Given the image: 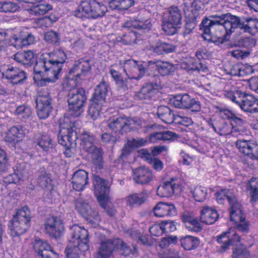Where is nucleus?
Masks as SVG:
<instances>
[{
	"label": "nucleus",
	"mask_w": 258,
	"mask_h": 258,
	"mask_svg": "<svg viewBox=\"0 0 258 258\" xmlns=\"http://www.w3.org/2000/svg\"><path fill=\"white\" fill-rule=\"evenodd\" d=\"M107 12V7L96 0L82 1L74 12L76 17L84 19H96L103 17Z\"/></svg>",
	"instance_id": "obj_6"
},
{
	"label": "nucleus",
	"mask_w": 258,
	"mask_h": 258,
	"mask_svg": "<svg viewBox=\"0 0 258 258\" xmlns=\"http://www.w3.org/2000/svg\"><path fill=\"white\" fill-rule=\"evenodd\" d=\"M229 204V219L236 225V228L243 232H247L249 229V222L246 220V215L241 204L234 195H227Z\"/></svg>",
	"instance_id": "obj_5"
},
{
	"label": "nucleus",
	"mask_w": 258,
	"mask_h": 258,
	"mask_svg": "<svg viewBox=\"0 0 258 258\" xmlns=\"http://www.w3.org/2000/svg\"><path fill=\"white\" fill-rule=\"evenodd\" d=\"M81 141L80 145L85 152H87L96 147L95 143L96 141V138L90 132H83L81 134Z\"/></svg>",
	"instance_id": "obj_38"
},
{
	"label": "nucleus",
	"mask_w": 258,
	"mask_h": 258,
	"mask_svg": "<svg viewBox=\"0 0 258 258\" xmlns=\"http://www.w3.org/2000/svg\"><path fill=\"white\" fill-rule=\"evenodd\" d=\"M227 246L231 244L238 245L240 237L236 233L235 228H230L229 231H227Z\"/></svg>",
	"instance_id": "obj_58"
},
{
	"label": "nucleus",
	"mask_w": 258,
	"mask_h": 258,
	"mask_svg": "<svg viewBox=\"0 0 258 258\" xmlns=\"http://www.w3.org/2000/svg\"><path fill=\"white\" fill-rule=\"evenodd\" d=\"M70 243L78 244L83 251L89 250L88 232L82 227L74 225L70 227Z\"/></svg>",
	"instance_id": "obj_16"
},
{
	"label": "nucleus",
	"mask_w": 258,
	"mask_h": 258,
	"mask_svg": "<svg viewBox=\"0 0 258 258\" xmlns=\"http://www.w3.org/2000/svg\"><path fill=\"white\" fill-rule=\"evenodd\" d=\"M216 241V251L220 253L225 252L226 251V231L223 232L217 236Z\"/></svg>",
	"instance_id": "obj_57"
},
{
	"label": "nucleus",
	"mask_w": 258,
	"mask_h": 258,
	"mask_svg": "<svg viewBox=\"0 0 258 258\" xmlns=\"http://www.w3.org/2000/svg\"><path fill=\"white\" fill-rule=\"evenodd\" d=\"M2 78L13 85L22 84L27 78L26 73L12 64H3L0 67Z\"/></svg>",
	"instance_id": "obj_13"
},
{
	"label": "nucleus",
	"mask_w": 258,
	"mask_h": 258,
	"mask_svg": "<svg viewBox=\"0 0 258 258\" xmlns=\"http://www.w3.org/2000/svg\"><path fill=\"white\" fill-rule=\"evenodd\" d=\"M240 246V248H236L233 250V258H251L249 251L242 245Z\"/></svg>",
	"instance_id": "obj_59"
},
{
	"label": "nucleus",
	"mask_w": 258,
	"mask_h": 258,
	"mask_svg": "<svg viewBox=\"0 0 258 258\" xmlns=\"http://www.w3.org/2000/svg\"><path fill=\"white\" fill-rule=\"evenodd\" d=\"M238 28L249 33L254 30L258 32V20L247 18L245 21L242 22L238 17L227 13V36L235 32Z\"/></svg>",
	"instance_id": "obj_7"
},
{
	"label": "nucleus",
	"mask_w": 258,
	"mask_h": 258,
	"mask_svg": "<svg viewBox=\"0 0 258 258\" xmlns=\"http://www.w3.org/2000/svg\"><path fill=\"white\" fill-rule=\"evenodd\" d=\"M137 39V33L135 31H132L124 34L122 37H118L117 41L121 42L125 45H131L133 43H136Z\"/></svg>",
	"instance_id": "obj_54"
},
{
	"label": "nucleus",
	"mask_w": 258,
	"mask_h": 258,
	"mask_svg": "<svg viewBox=\"0 0 258 258\" xmlns=\"http://www.w3.org/2000/svg\"><path fill=\"white\" fill-rule=\"evenodd\" d=\"M170 102L177 108L190 109L191 111L199 112L201 110V106L199 101L191 97L188 94H178L170 99Z\"/></svg>",
	"instance_id": "obj_12"
},
{
	"label": "nucleus",
	"mask_w": 258,
	"mask_h": 258,
	"mask_svg": "<svg viewBox=\"0 0 258 258\" xmlns=\"http://www.w3.org/2000/svg\"><path fill=\"white\" fill-rule=\"evenodd\" d=\"M44 226L46 233L55 239L60 238L64 231L62 220L56 216H48L45 220Z\"/></svg>",
	"instance_id": "obj_17"
},
{
	"label": "nucleus",
	"mask_w": 258,
	"mask_h": 258,
	"mask_svg": "<svg viewBox=\"0 0 258 258\" xmlns=\"http://www.w3.org/2000/svg\"><path fill=\"white\" fill-rule=\"evenodd\" d=\"M156 217L174 216L177 215V209L172 203L159 202L154 208Z\"/></svg>",
	"instance_id": "obj_25"
},
{
	"label": "nucleus",
	"mask_w": 258,
	"mask_h": 258,
	"mask_svg": "<svg viewBox=\"0 0 258 258\" xmlns=\"http://www.w3.org/2000/svg\"><path fill=\"white\" fill-rule=\"evenodd\" d=\"M160 88V85L157 81L147 83L137 93L136 96L141 100H150Z\"/></svg>",
	"instance_id": "obj_24"
},
{
	"label": "nucleus",
	"mask_w": 258,
	"mask_h": 258,
	"mask_svg": "<svg viewBox=\"0 0 258 258\" xmlns=\"http://www.w3.org/2000/svg\"><path fill=\"white\" fill-rule=\"evenodd\" d=\"M195 55L200 60L208 59L211 56V53L204 47L199 48L196 51Z\"/></svg>",
	"instance_id": "obj_63"
},
{
	"label": "nucleus",
	"mask_w": 258,
	"mask_h": 258,
	"mask_svg": "<svg viewBox=\"0 0 258 258\" xmlns=\"http://www.w3.org/2000/svg\"><path fill=\"white\" fill-rule=\"evenodd\" d=\"M59 132L61 134H66V133L72 131H76L74 122L71 121L70 118L67 116L61 117L59 119Z\"/></svg>",
	"instance_id": "obj_44"
},
{
	"label": "nucleus",
	"mask_w": 258,
	"mask_h": 258,
	"mask_svg": "<svg viewBox=\"0 0 258 258\" xmlns=\"http://www.w3.org/2000/svg\"><path fill=\"white\" fill-rule=\"evenodd\" d=\"M37 114L40 119L49 117L53 110L52 99L47 90L40 91L35 99Z\"/></svg>",
	"instance_id": "obj_10"
},
{
	"label": "nucleus",
	"mask_w": 258,
	"mask_h": 258,
	"mask_svg": "<svg viewBox=\"0 0 258 258\" xmlns=\"http://www.w3.org/2000/svg\"><path fill=\"white\" fill-rule=\"evenodd\" d=\"M118 89L123 92L127 91L131 87L128 79H121L116 82Z\"/></svg>",
	"instance_id": "obj_64"
},
{
	"label": "nucleus",
	"mask_w": 258,
	"mask_h": 258,
	"mask_svg": "<svg viewBox=\"0 0 258 258\" xmlns=\"http://www.w3.org/2000/svg\"><path fill=\"white\" fill-rule=\"evenodd\" d=\"M109 89V86L108 83L102 80L96 86L91 99L93 100V101L104 103L106 101V97Z\"/></svg>",
	"instance_id": "obj_31"
},
{
	"label": "nucleus",
	"mask_w": 258,
	"mask_h": 258,
	"mask_svg": "<svg viewBox=\"0 0 258 258\" xmlns=\"http://www.w3.org/2000/svg\"><path fill=\"white\" fill-rule=\"evenodd\" d=\"M35 37L32 33L19 31L13 33L10 38V45L17 49L34 44Z\"/></svg>",
	"instance_id": "obj_19"
},
{
	"label": "nucleus",
	"mask_w": 258,
	"mask_h": 258,
	"mask_svg": "<svg viewBox=\"0 0 258 258\" xmlns=\"http://www.w3.org/2000/svg\"><path fill=\"white\" fill-rule=\"evenodd\" d=\"M52 9V6L46 2H41L34 6L31 9L32 12L35 15H43Z\"/></svg>",
	"instance_id": "obj_50"
},
{
	"label": "nucleus",
	"mask_w": 258,
	"mask_h": 258,
	"mask_svg": "<svg viewBox=\"0 0 258 258\" xmlns=\"http://www.w3.org/2000/svg\"><path fill=\"white\" fill-rule=\"evenodd\" d=\"M44 39L48 43L57 45H58L60 42V34L53 30L46 32L44 34Z\"/></svg>",
	"instance_id": "obj_52"
},
{
	"label": "nucleus",
	"mask_w": 258,
	"mask_h": 258,
	"mask_svg": "<svg viewBox=\"0 0 258 258\" xmlns=\"http://www.w3.org/2000/svg\"><path fill=\"white\" fill-rule=\"evenodd\" d=\"M121 243L120 239H108L101 241L98 249V258H109L114 251L116 250V246Z\"/></svg>",
	"instance_id": "obj_21"
},
{
	"label": "nucleus",
	"mask_w": 258,
	"mask_h": 258,
	"mask_svg": "<svg viewBox=\"0 0 258 258\" xmlns=\"http://www.w3.org/2000/svg\"><path fill=\"white\" fill-rule=\"evenodd\" d=\"M86 152L91 155L92 162L97 169H101L103 168L104 152L101 148L96 146Z\"/></svg>",
	"instance_id": "obj_36"
},
{
	"label": "nucleus",
	"mask_w": 258,
	"mask_h": 258,
	"mask_svg": "<svg viewBox=\"0 0 258 258\" xmlns=\"http://www.w3.org/2000/svg\"><path fill=\"white\" fill-rule=\"evenodd\" d=\"M227 98L245 112L258 113V99L252 95L242 92L236 87L232 86L227 91Z\"/></svg>",
	"instance_id": "obj_4"
},
{
	"label": "nucleus",
	"mask_w": 258,
	"mask_h": 258,
	"mask_svg": "<svg viewBox=\"0 0 258 258\" xmlns=\"http://www.w3.org/2000/svg\"><path fill=\"white\" fill-rule=\"evenodd\" d=\"M31 222L30 211L27 207L18 210L13 216L8 227L10 235L15 243L20 241V236L28 230L31 225Z\"/></svg>",
	"instance_id": "obj_3"
},
{
	"label": "nucleus",
	"mask_w": 258,
	"mask_h": 258,
	"mask_svg": "<svg viewBox=\"0 0 258 258\" xmlns=\"http://www.w3.org/2000/svg\"><path fill=\"white\" fill-rule=\"evenodd\" d=\"M175 49L176 46L172 44L159 41L155 45L152 46L151 50L158 55H163L172 53Z\"/></svg>",
	"instance_id": "obj_39"
},
{
	"label": "nucleus",
	"mask_w": 258,
	"mask_h": 258,
	"mask_svg": "<svg viewBox=\"0 0 258 258\" xmlns=\"http://www.w3.org/2000/svg\"><path fill=\"white\" fill-rule=\"evenodd\" d=\"M123 71L128 79L141 80L145 75L147 69L143 63L134 59H128L123 63Z\"/></svg>",
	"instance_id": "obj_18"
},
{
	"label": "nucleus",
	"mask_w": 258,
	"mask_h": 258,
	"mask_svg": "<svg viewBox=\"0 0 258 258\" xmlns=\"http://www.w3.org/2000/svg\"><path fill=\"white\" fill-rule=\"evenodd\" d=\"M157 114L163 122L170 124L174 122L175 114L173 111L167 106H160L157 109Z\"/></svg>",
	"instance_id": "obj_40"
},
{
	"label": "nucleus",
	"mask_w": 258,
	"mask_h": 258,
	"mask_svg": "<svg viewBox=\"0 0 258 258\" xmlns=\"http://www.w3.org/2000/svg\"><path fill=\"white\" fill-rule=\"evenodd\" d=\"M218 219V215L216 210L205 207L201 211L200 221L207 225L214 224Z\"/></svg>",
	"instance_id": "obj_33"
},
{
	"label": "nucleus",
	"mask_w": 258,
	"mask_h": 258,
	"mask_svg": "<svg viewBox=\"0 0 258 258\" xmlns=\"http://www.w3.org/2000/svg\"><path fill=\"white\" fill-rule=\"evenodd\" d=\"M14 59L24 65L31 66L37 60L31 51L18 52L14 55Z\"/></svg>",
	"instance_id": "obj_35"
},
{
	"label": "nucleus",
	"mask_w": 258,
	"mask_h": 258,
	"mask_svg": "<svg viewBox=\"0 0 258 258\" xmlns=\"http://www.w3.org/2000/svg\"><path fill=\"white\" fill-rule=\"evenodd\" d=\"M149 197L147 190H143L138 193H134L126 198V205L131 207H137L144 204Z\"/></svg>",
	"instance_id": "obj_30"
},
{
	"label": "nucleus",
	"mask_w": 258,
	"mask_h": 258,
	"mask_svg": "<svg viewBox=\"0 0 258 258\" xmlns=\"http://www.w3.org/2000/svg\"><path fill=\"white\" fill-rule=\"evenodd\" d=\"M167 13L162 19V30L168 35H173L177 32L178 25L181 24L182 12L176 6L168 8Z\"/></svg>",
	"instance_id": "obj_9"
},
{
	"label": "nucleus",
	"mask_w": 258,
	"mask_h": 258,
	"mask_svg": "<svg viewBox=\"0 0 258 258\" xmlns=\"http://www.w3.org/2000/svg\"><path fill=\"white\" fill-rule=\"evenodd\" d=\"M192 9L186 15L185 19L184 30L182 35L184 37L192 33L200 19L199 11L201 10V1L194 0L191 3Z\"/></svg>",
	"instance_id": "obj_14"
},
{
	"label": "nucleus",
	"mask_w": 258,
	"mask_h": 258,
	"mask_svg": "<svg viewBox=\"0 0 258 258\" xmlns=\"http://www.w3.org/2000/svg\"><path fill=\"white\" fill-rule=\"evenodd\" d=\"M148 67H154L158 72L162 76H166L174 72V64L167 61L150 60L148 62Z\"/></svg>",
	"instance_id": "obj_28"
},
{
	"label": "nucleus",
	"mask_w": 258,
	"mask_h": 258,
	"mask_svg": "<svg viewBox=\"0 0 258 258\" xmlns=\"http://www.w3.org/2000/svg\"><path fill=\"white\" fill-rule=\"evenodd\" d=\"M19 6L15 3L10 1L0 2V12L14 13L19 9Z\"/></svg>",
	"instance_id": "obj_55"
},
{
	"label": "nucleus",
	"mask_w": 258,
	"mask_h": 258,
	"mask_svg": "<svg viewBox=\"0 0 258 258\" xmlns=\"http://www.w3.org/2000/svg\"><path fill=\"white\" fill-rule=\"evenodd\" d=\"M37 145L43 150L47 152L49 149L53 148L52 140L46 134H42L40 135L37 139Z\"/></svg>",
	"instance_id": "obj_45"
},
{
	"label": "nucleus",
	"mask_w": 258,
	"mask_h": 258,
	"mask_svg": "<svg viewBox=\"0 0 258 258\" xmlns=\"http://www.w3.org/2000/svg\"><path fill=\"white\" fill-rule=\"evenodd\" d=\"M152 27L151 21L150 19H140L137 20L136 29L143 33L149 32Z\"/></svg>",
	"instance_id": "obj_56"
},
{
	"label": "nucleus",
	"mask_w": 258,
	"mask_h": 258,
	"mask_svg": "<svg viewBox=\"0 0 258 258\" xmlns=\"http://www.w3.org/2000/svg\"><path fill=\"white\" fill-rule=\"evenodd\" d=\"M32 244L33 249L39 257L46 252L47 250H50L51 247L46 241L39 238H35Z\"/></svg>",
	"instance_id": "obj_41"
},
{
	"label": "nucleus",
	"mask_w": 258,
	"mask_h": 258,
	"mask_svg": "<svg viewBox=\"0 0 258 258\" xmlns=\"http://www.w3.org/2000/svg\"><path fill=\"white\" fill-rule=\"evenodd\" d=\"M15 113L22 120H26L30 117L32 114V109L29 106L23 104L18 106L16 108Z\"/></svg>",
	"instance_id": "obj_48"
},
{
	"label": "nucleus",
	"mask_w": 258,
	"mask_h": 258,
	"mask_svg": "<svg viewBox=\"0 0 258 258\" xmlns=\"http://www.w3.org/2000/svg\"><path fill=\"white\" fill-rule=\"evenodd\" d=\"M256 44L255 40L250 37H244L240 39L239 41V45L245 47H251Z\"/></svg>",
	"instance_id": "obj_62"
},
{
	"label": "nucleus",
	"mask_w": 258,
	"mask_h": 258,
	"mask_svg": "<svg viewBox=\"0 0 258 258\" xmlns=\"http://www.w3.org/2000/svg\"><path fill=\"white\" fill-rule=\"evenodd\" d=\"M138 125V122L134 119L126 116H119L110 119L108 127L115 133L123 135L133 131Z\"/></svg>",
	"instance_id": "obj_11"
},
{
	"label": "nucleus",
	"mask_w": 258,
	"mask_h": 258,
	"mask_svg": "<svg viewBox=\"0 0 258 258\" xmlns=\"http://www.w3.org/2000/svg\"><path fill=\"white\" fill-rule=\"evenodd\" d=\"M25 136V130L21 125H14L11 127L5 137L8 142H18L23 140Z\"/></svg>",
	"instance_id": "obj_32"
},
{
	"label": "nucleus",
	"mask_w": 258,
	"mask_h": 258,
	"mask_svg": "<svg viewBox=\"0 0 258 258\" xmlns=\"http://www.w3.org/2000/svg\"><path fill=\"white\" fill-rule=\"evenodd\" d=\"M103 104L98 101H93V100L91 99L88 113L91 118L94 120L99 116Z\"/></svg>",
	"instance_id": "obj_49"
},
{
	"label": "nucleus",
	"mask_w": 258,
	"mask_h": 258,
	"mask_svg": "<svg viewBox=\"0 0 258 258\" xmlns=\"http://www.w3.org/2000/svg\"><path fill=\"white\" fill-rule=\"evenodd\" d=\"M200 29L203 32L202 37L204 39L218 45L223 43L226 40V33L216 40H213L211 36L217 30L226 32V14H216L205 17L200 25Z\"/></svg>",
	"instance_id": "obj_2"
},
{
	"label": "nucleus",
	"mask_w": 258,
	"mask_h": 258,
	"mask_svg": "<svg viewBox=\"0 0 258 258\" xmlns=\"http://www.w3.org/2000/svg\"><path fill=\"white\" fill-rule=\"evenodd\" d=\"M92 178L95 195L100 206L105 207L109 191L108 182L97 175H93Z\"/></svg>",
	"instance_id": "obj_15"
},
{
	"label": "nucleus",
	"mask_w": 258,
	"mask_h": 258,
	"mask_svg": "<svg viewBox=\"0 0 258 258\" xmlns=\"http://www.w3.org/2000/svg\"><path fill=\"white\" fill-rule=\"evenodd\" d=\"M188 71H197L199 73L208 72L207 66L200 60H193L188 66Z\"/></svg>",
	"instance_id": "obj_51"
},
{
	"label": "nucleus",
	"mask_w": 258,
	"mask_h": 258,
	"mask_svg": "<svg viewBox=\"0 0 258 258\" xmlns=\"http://www.w3.org/2000/svg\"><path fill=\"white\" fill-rule=\"evenodd\" d=\"M195 200L199 202L204 201L207 195V189L202 186L196 187L193 190L191 191Z\"/></svg>",
	"instance_id": "obj_53"
},
{
	"label": "nucleus",
	"mask_w": 258,
	"mask_h": 258,
	"mask_svg": "<svg viewBox=\"0 0 258 258\" xmlns=\"http://www.w3.org/2000/svg\"><path fill=\"white\" fill-rule=\"evenodd\" d=\"M90 60L88 59L82 58L75 61L72 68L69 71V75L72 76V79L77 80L83 79L91 72V66Z\"/></svg>",
	"instance_id": "obj_20"
},
{
	"label": "nucleus",
	"mask_w": 258,
	"mask_h": 258,
	"mask_svg": "<svg viewBox=\"0 0 258 258\" xmlns=\"http://www.w3.org/2000/svg\"><path fill=\"white\" fill-rule=\"evenodd\" d=\"M76 209L83 217L86 218L95 217L98 213L94 210L83 199H76L74 201Z\"/></svg>",
	"instance_id": "obj_29"
},
{
	"label": "nucleus",
	"mask_w": 258,
	"mask_h": 258,
	"mask_svg": "<svg viewBox=\"0 0 258 258\" xmlns=\"http://www.w3.org/2000/svg\"><path fill=\"white\" fill-rule=\"evenodd\" d=\"M247 189L251 197V202H256L258 200V184L255 178H251L247 183Z\"/></svg>",
	"instance_id": "obj_47"
},
{
	"label": "nucleus",
	"mask_w": 258,
	"mask_h": 258,
	"mask_svg": "<svg viewBox=\"0 0 258 258\" xmlns=\"http://www.w3.org/2000/svg\"><path fill=\"white\" fill-rule=\"evenodd\" d=\"M78 139L76 131H72L66 133V134H61L59 132L58 136V142L59 144L64 146L65 148H68L73 145H76L75 143Z\"/></svg>",
	"instance_id": "obj_37"
},
{
	"label": "nucleus",
	"mask_w": 258,
	"mask_h": 258,
	"mask_svg": "<svg viewBox=\"0 0 258 258\" xmlns=\"http://www.w3.org/2000/svg\"><path fill=\"white\" fill-rule=\"evenodd\" d=\"M87 100L85 90L83 88L71 90L67 96L69 111L71 115L77 117L83 112V107Z\"/></svg>",
	"instance_id": "obj_8"
},
{
	"label": "nucleus",
	"mask_w": 258,
	"mask_h": 258,
	"mask_svg": "<svg viewBox=\"0 0 258 258\" xmlns=\"http://www.w3.org/2000/svg\"><path fill=\"white\" fill-rule=\"evenodd\" d=\"M173 122L180 124L185 126H188L193 123V121L190 118L186 116H181L180 115H175V119Z\"/></svg>",
	"instance_id": "obj_61"
},
{
	"label": "nucleus",
	"mask_w": 258,
	"mask_h": 258,
	"mask_svg": "<svg viewBox=\"0 0 258 258\" xmlns=\"http://www.w3.org/2000/svg\"><path fill=\"white\" fill-rule=\"evenodd\" d=\"M236 146L241 153L251 159H258V144L250 140H239L236 142Z\"/></svg>",
	"instance_id": "obj_22"
},
{
	"label": "nucleus",
	"mask_w": 258,
	"mask_h": 258,
	"mask_svg": "<svg viewBox=\"0 0 258 258\" xmlns=\"http://www.w3.org/2000/svg\"><path fill=\"white\" fill-rule=\"evenodd\" d=\"M177 237L176 236H170L163 238L160 243L159 246L162 248L168 247L171 244H175L177 243Z\"/></svg>",
	"instance_id": "obj_60"
},
{
	"label": "nucleus",
	"mask_w": 258,
	"mask_h": 258,
	"mask_svg": "<svg viewBox=\"0 0 258 258\" xmlns=\"http://www.w3.org/2000/svg\"><path fill=\"white\" fill-rule=\"evenodd\" d=\"M67 59V54L62 49L41 55L34 67L35 82L40 86L55 82Z\"/></svg>",
	"instance_id": "obj_1"
},
{
	"label": "nucleus",
	"mask_w": 258,
	"mask_h": 258,
	"mask_svg": "<svg viewBox=\"0 0 258 258\" xmlns=\"http://www.w3.org/2000/svg\"><path fill=\"white\" fill-rule=\"evenodd\" d=\"M179 242L181 247L184 250L188 251L197 249L200 243V240L198 237L188 235L181 236Z\"/></svg>",
	"instance_id": "obj_34"
},
{
	"label": "nucleus",
	"mask_w": 258,
	"mask_h": 258,
	"mask_svg": "<svg viewBox=\"0 0 258 258\" xmlns=\"http://www.w3.org/2000/svg\"><path fill=\"white\" fill-rule=\"evenodd\" d=\"M80 252H83L78 244L70 243L66 248L64 253L67 258H81Z\"/></svg>",
	"instance_id": "obj_46"
},
{
	"label": "nucleus",
	"mask_w": 258,
	"mask_h": 258,
	"mask_svg": "<svg viewBox=\"0 0 258 258\" xmlns=\"http://www.w3.org/2000/svg\"><path fill=\"white\" fill-rule=\"evenodd\" d=\"M37 174V182L40 186L42 188H48L51 186V179L49 174L42 170L39 171Z\"/></svg>",
	"instance_id": "obj_43"
},
{
	"label": "nucleus",
	"mask_w": 258,
	"mask_h": 258,
	"mask_svg": "<svg viewBox=\"0 0 258 258\" xmlns=\"http://www.w3.org/2000/svg\"><path fill=\"white\" fill-rule=\"evenodd\" d=\"M73 187L77 191L83 190L88 184V173L84 170H78L74 172L71 178Z\"/></svg>",
	"instance_id": "obj_23"
},
{
	"label": "nucleus",
	"mask_w": 258,
	"mask_h": 258,
	"mask_svg": "<svg viewBox=\"0 0 258 258\" xmlns=\"http://www.w3.org/2000/svg\"><path fill=\"white\" fill-rule=\"evenodd\" d=\"M176 180L171 178L169 180L164 181L157 188V194L162 197L172 196L175 190L179 188V186L176 183Z\"/></svg>",
	"instance_id": "obj_27"
},
{
	"label": "nucleus",
	"mask_w": 258,
	"mask_h": 258,
	"mask_svg": "<svg viewBox=\"0 0 258 258\" xmlns=\"http://www.w3.org/2000/svg\"><path fill=\"white\" fill-rule=\"evenodd\" d=\"M133 180L140 184L149 183L153 179L151 170L147 167H142L133 170Z\"/></svg>",
	"instance_id": "obj_26"
},
{
	"label": "nucleus",
	"mask_w": 258,
	"mask_h": 258,
	"mask_svg": "<svg viewBox=\"0 0 258 258\" xmlns=\"http://www.w3.org/2000/svg\"><path fill=\"white\" fill-rule=\"evenodd\" d=\"M134 4V0H110L108 6L111 10L123 11L131 8Z\"/></svg>",
	"instance_id": "obj_42"
}]
</instances>
